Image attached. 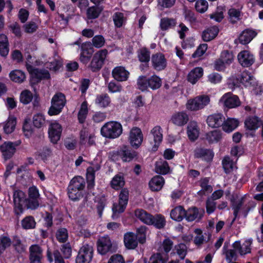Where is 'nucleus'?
Masks as SVG:
<instances>
[{"label": "nucleus", "mask_w": 263, "mask_h": 263, "mask_svg": "<svg viewBox=\"0 0 263 263\" xmlns=\"http://www.w3.org/2000/svg\"><path fill=\"white\" fill-rule=\"evenodd\" d=\"M121 124L117 121H109L105 123L101 129L102 136L106 138L114 139L118 138L122 133Z\"/></svg>", "instance_id": "nucleus-1"}, {"label": "nucleus", "mask_w": 263, "mask_h": 263, "mask_svg": "<svg viewBox=\"0 0 263 263\" xmlns=\"http://www.w3.org/2000/svg\"><path fill=\"white\" fill-rule=\"evenodd\" d=\"M146 239L144 231H130L126 233L124 235V243L128 249H135L138 242L143 243Z\"/></svg>", "instance_id": "nucleus-2"}, {"label": "nucleus", "mask_w": 263, "mask_h": 263, "mask_svg": "<svg viewBox=\"0 0 263 263\" xmlns=\"http://www.w3.org/2000/svg\"><path fill=\"white\" fill-rule=\"evenodd\" d=\"M161 80L156 75H153L149 78L145 76H140L137 80L138 89L141 91L147 90L148 88L155 90L161 86Z\"/></svg>", "instance_id": "nucleus-3"}, {"label": "nucleus", "mask_w": 263, "mask_h": 263, "mask_svg": "<svg viewBox=\"0 0 263 263\" xmlns=\"http://www.w3.org/2000/svg\"><path fill=\"white\" fill-rule=\"evenodd\" d=\"M245 197L243 196L237 201H232V208L234 211V218L231 222V224L235 220V218L238 216V213L241 210V212L244 217H247L248 213L250 210L254 208L256 206V203L254 201L251 200L246 204L242 208V205L244 203V199Z\"/></svg>", "instance_id": "nucleus-4"}, {"label": "nucleus", "mask_w": 263, "mask_h": 263, "mask_svg": "<svg viewBox=\"0 0 263 263\" xmlns=\"http://www.w3.org/2000/svg\"><path fill=\"white\" fill-rule=\"evenodd\" d=\"M17 210L21 213L23 212V206L24 205L27 209L35 210L37 209L40 205L39 199L26 198L25 194L22 191L17 190Z\"/></svg>", "instance_id": "nucleus-5"}, {"label": "nucleus", "mask_w": 263, "mask_h": 263, "mask_svg": "<svg viewBox=\"0 0 263 263\" xmlns=\"http://www.w3.org/2000/svg\"><path fill=\"white\" fill-rule=\"evenodd\" d=\"M66 102L65 96L62 92L55 93L51 101L48 114L50 116L59 115L62 110Z\"/></svg>", "instance_id": "nucleus-6"}, {"label": "nucleus", "mask_w": 263, "mask_h": 263, "mask_svg": "<svg viewBox=\"0 0 263 263\" xmlns=\"http://www.w3.org/2000/svg\"><path fill=\"white\" fill-rule=\"evenodd\" d=\"M210 102V97L208 95H199L193 99H190L186 103V108L191 111H196L203 108Z\"/></svg>", "instance_id": "nucleus-7"}, {"label": "nucleus", "mask_w": 263, "mask_h": 263, "mask_svg": "<svg viewBox=\"0 0 263 263\" xmlns=\"http://www.w3.org/2000/svg\"><path fill=\"white\" fill-rule=\"evenodd\" d=\"M137 156V153L126 145H123L117 151L112 152L113 159L118 160L120 158L124 162H130Z\"/></svg>", "instance_id": "nucleus-8"}, {"label": "nucleus", "mask_w": 263, "mask_h": 263, "mask_svg": "<svg viewBox=\"0 0 263 263\" xmlns=\"http://www.w3.org/2000/svg\"><path fill=\"white\" fill-rule=\"evenodd\" d=\"M108 54L107 49H101L97 51L93 56L88 66L92 72L99 71L104 64L105 60Z\"/></svg>", "instance_id": "nucleus-9"}, {"label": "nucleus", "mask_w": 263, "mask_h": 263, "mask_svg": "<svg viewBox=\"0 0 263 263\" xmlns=\"http://www.w3.org/2000/svg\"><path fill=\"white\" fill-rule=\"evenodd\" d=\"M93 249L88 244L83 245L80 249L76 258V263H90L93 257Z\"/></svg>", "instance_id": "nucleus-10"}, {"label": "nucleus", "mask_w": 263, "mask_h": 263, "mask_svg": "<svg viewBox=\"0 0 263 263\" xmlns=\"http://www.w3.org/2000/svg\"><path fill=\"white\" fill-rule=\"evenodd\" d=\"M152 67L156 71L164 70L167 65V61L165 55L161 52H157L151 57Z\"/></svg>", "instance_id": "nucleus-11"}, {"label": "nucleus", "mask_w": 263, "mask_h": 263, "mask_svg": "<svg viewBox=\"0 0 263 263\" xmlns=\"http://www.w3.org/2000/svg\"><path fill=\"white\" fill-rule=\"evenodd\" d=\"M117 250V247L111 242L108 236L102 237L98 240V251L104 255L107 253H113Z\"/></svg>", "instance_id": "nucleus-12"}, {"label": "nucleus", "mask_w": 263, "mask_h": 263, "mask_svg": "<svg viewBox=\"0 0 263 263\" xmlns=\"http://www.w3.org/2000/svg\"><path fill=\"white\" fill-rule=\"evenodd\" d=\"M236 81H239L246 87L254 89L258 85L256 79L248 71L245 70L237 76Z\"/></svg>", "instance_id": "nucleus-13"}, {"label": "nucleus", "mask_w": 263, "mask_h": 263, "mask_svg": "<svg viewBox=\"0 0 263 263\" xmlns=\"http://www.w3.org/2000/svg\"><path fill=\"white\" fill-rule=\"evenodd\" d=\"M143 136L141 129L137 127H133L129 132L128 140L131 146L138 148L141 145Z\"/></svg>", "instance_id": "nucleus-14"}, {"label": "nucleus", "mask_w": 263, "mask_h": 263, "mask_svg": "<svg viewBox=\"0 0 263 263\" xmlns=\"http://www.w3.org/2000/svg\"><path fill=\"white\" fill-rule=\"evenodd\" d=\"M220 102L228 108H236L239 106L241 104V102L238 97L231 92H228L223 95L220 99Z\"/></svg>", "instance_id": "nucleus-15"}, {"label": "nucleus", "mask_w": 263, "mask_h": 263, "mask_svg": "<svg viewBox=\"0 0 263 263\" xmlns=\"http://www.w3.org/2000/svg\"><path fill=\"white\" fill-rule=\"evenodd\" d=\"M204 213L203 209L192 206L185 211V219L189 222L199 221L202 218Z\"/></svg>", "instance_id": "nucleus-16"}, {"label": "nucleus", "mask_w": 263, "mask_h": 263, "mask_svg": "<svg viewBox=\"0 0 263 263\" xmlns=\"http://www.w3.org/2000/svg\"><path fill=\"white\" fill-rule=\"evenodd\" d=\"M138 60L142 63L140 66L141 70L148 68V63L151 59V51L146 47H142L137 51Z\"/></svg>", "instance_id": "nucleus-17"}, {"label": "nucleus", "mask_w": 263, "mask_h": 263, "mask_svg": "<svg viewBox=\"0 0 263 263\" xmlns=\"http://www.w3.org/2000/svg\"><path fill=\"white\" fill-rule=\"evenodd\" d=\"M81 53L80 61L83 64H86L89 61L93 52L91 44L90 42H85L81 45Z\"/></svg>", "instance_id": "nucleus-18"}, {"label": "nucleus", "mask_w": 263, "mask_h": 263, "mask_svg": "<svg viewBox=\"0 0 263 263\" xmlns=\"http://www.w3.org/2000/svg\"><path fill=\"white\" fill-rule=\"evenodd\" d=\"M29 260L30 263H42L43 258V250L38 245H33L30 247Z\"/></svg>", "instance_id": "nucleus-19"}, {"label": "nucleus", "mask_w": 263, "mask_h": 263, "mask_svg": "<svg viewBox=\"0 0 263 263\" xmlns=\"http://www.w3.org/2000/svg\"><path fill=\"white\" fill-rule=\"evenodd\" d=\"M237 59L240 64L245 67L251 66L255 61L253 55L247 50L239 52L237 55Z\"/></svg>", "instance_id": "nucleus-20"}, {"label": "nucleus", "mask_w": 263, "mask_h": 263, "mask_svg": "<svg viewBox=\"0 0 263 263\" xmlns=\"http://www.w3.org/2000/svg\"><path fill=\"white\" fill-rule=\"evenodd\" d=\"M62 130L61 125L57 122H55L50 125L48 134L49 137L52 143H57L60 140Z\"/></svg>", "instance_id": "nucleus-21"}, {"label": "nucleus", "mask_w": 263, "mask_h": 263, "mask_svg": "<svg viewBox=\"0 0 263 263\" xmlns=\"http://www.w3.org/2000/svg\"><path fill=\"white\" fill-rule=\"evenodd\" d=\"M224 120L225 118L222 114H213L207 117L206 123L212 128H218L222 126Z\"/></svg>", "instance_id": "nucleus-22"}, {"label": "nucleus", "mask_w": 263, "mask_h": 263, "mask_svg": "<svg viewBox=\"0 0 263 263\" xmlns=\"http://www.w3.org/2000/svg\"><path fill=\"white\" fill-rule=\"evenodd\" d=\"M15 149L14 144L10 141L5 142L0 145V151L5 160L10 159L15 152Z\"/></svg>", "instance_id": "nucleus-23"}, {"label": "nucleus", "mask_w": 263, "mask_h": 263, "mask_svg": "<svg viewBox=\"0 0 263 263\" xmlns=\"http://www.w3.org/2000/svg\"><path fill=\"white\" fill-rule=\"evenodd\" d=\"M111 74L116 81L123 82L128 79L129 72L123 66H117L112 69Z\"/></svg>", "instance_id": "nucleus-24"}, {"label": "nucleus", "mask_w": 263, "mask_h": 263, "mask_svg": "<svg viewBox=\"0 0 263 263\" xmlns=\"http://www.w3.org/2000/svg\"><path fill=\"white\" fill-rule=\"evenodd\" d=\"M33 80L38 82L42 80L48 79L50 77V73L47 70L33 68L30 71Z\"/></svg>", "instance_id": "nucleus-25"}, {"label": "nucleus", "mask_w": 263, "mask_h": 263, "mask_svg": "<svg viewBox=\"0 0 263 263\" xmlns=\"http://www.w3.org/2000/svg\"><path fill=\"white\" fill-rule=\"evenodd\" d=\"M189 116L183 111L178 112L174 114L171 118V121L175 125L182 126L189 121Z\"/></svg>", "instance_id": "nucleus-26"}, {"label": "nucleus", "mask_w": 263, "mask_h": 263, "mask_svg": "<svg viewBox=\"0 0 263 263\" xmlns=\"http://www.w3.org/2000/svg\"><path fill=\"white\" fill-rule=\"evenodd\" d=\"M187 134L189 139L192 141H195L199 137V128L197 123L191 121L187 127Z\"/></svg>", "instance_id": "nucleus-27"}, {"label": "nucleus", "mask_w": 263, "mask_h": 263, "mask_svg": "<svg viewBox=\"0 0 263 263\" xmlns=\"http://www.w3.org/2000/svg\"><path fill=\"white\" fill-rule=\"evenodd\" d=\"M194 156L195 158H201L205 161H209L212 160L214 153L210 149L197 148L195 150Z\"/></svg>", "instance_id": "nucleus-28"}, {"label": "nucleus", "mask_w": 263, "mask_h": 263, "mask_svg": "<svg viewBox=\"0 0 263 263\" xmlns=\"http://www.w3.org/2000/svg\"><path fill=\"white\" fill-rule=\"evenodd\" d=\"M257 35L255 31L247 29L243 30L239 36V42L243 45L250 43L252 39Z\"/></svg>", "instance_id": "nucleus-29"}, {"label": "nucleus", "mask_w": 263, "mask_h": 263, "mask_svg": "<svg viewBox=\"0 0 263 263\" xmlns=\"http://www.w3.org/2000/svg\"><path fill=\"white\" fill-rule=\"evenodd\" d=\"M164 184V179L160 175H157L152 178L149 182V186L152 191H159Z\"/></svg>", "instance_id": "nucleus-30"}, {"label": "nucleus", "mask_w": 263, "mask_h": 263, "mask_svg": "<svg viewBox=\"0 0 263 263\" xmlns=\"http://www.w3.org/2000/svg\"><path fill=\"white\" fill-rule=\"evenodd\" d=\"M262 120L256 116H250L245 122V127L250 130H255L261 124Z\"/></svg>", "instance_id": "nucleus-31"}, {"label": "nucleus", "mask_w": 263, "mask_h": 263, "mask_svg": "<svg viewBox=\"0 0 263 263\" xmlns=\"http://www.w3.org/2000/svg\"><path fill=\"white\" fill-rule=\"evenodd\" d=\"M242 6H240L238 8H231L228 11L229 19L232 24H235L238 21L241 20L242 16L241 10Z\"/></svg>", "instance_id": "nucleus-32"}, {"label": "nucleus", "mask_w": 263, "mask_h": 263, "mask_svg": "<svg viewBox=\"0 0 263 263\" xmlns=\"http://www.w3.org/2000/svg\"><path fill=\"white\" fill-rule=\"evenodd\" d=\"M95 104L100 108H106L110 105L111 99L106 93L98 95L95 99Z\"/></svg>", "instance_id": "nucleus-33"}, {"label": "nucleus", "mask_w": 263, "mask_h": 263, "mask_svg": "<svg viewBox=\"0 0 263 263\" xmlns=\"http://www.w3.org/2000/svg\"><path fill=\"white\" fill-rule=\"evenodd\" d=\"M219 29L216 26H212L205 29L202 34V38L204 42L213 40L218 34Z\"/></svg>", "instance_id": "nucleus-34"}, {"label": "nucleus", "mask_w": 263, "mask_h": 263, "mask_svg": "<svg viewBox=\"0 0 263 263\" xmlns=\"http://www.w3.org/2000/svg\"><path fill=\"white\" fill-rule=\"evenodd\" d=\"M125 185V179L121 173L116 175L110 182V185L115 190H119Z\"/></svg>", "instance_id": "nucleus-35"}, {"label": "nucleus", "mask_w": 263, "mask_h": 263, "mask_svg": "<svg viewBox=\"0 0 263 263\" xmlns=\"http://www.w3.org/2000/svg\"><path fill=\"white\" fill-rule=\"evenodd\" d=\"M135 215L143 223L148 226L151 223L153 215L148 213L146 211L141 209H137L135 211Z\"/></svg>", "instance_id": "nucleus-36"}, {"label": "nucleus", "mask_w": 263, "mask_h": 263, "mask_svg": "<svg viewBox=\"0 0 263 263\" xmlns=\"http://www.w3.org/2000/svg\"><path fill=\"white\" fill-rule=\"evenodd\" d=\"M203 70L201 67H196L192 70L187 76V80L193 84H195L202 76Z\"/></svg>", "instance_id": "nucleus-37"}, {"label": "nucleus", "mask_w": 263, "mask_h": 263, "mask_svg": "<svg viewBox=\"0 0 263 263\" xmlns=\"http://www.w3.org/2000/svg\"><path fill=\"white\" fill-rule=\"evenodd\" d=\"M166 224L164 216L161 214L153 215L151 219V223L149 226H153L157 229H163Z\"/></svg>", "instance_id": "nucleus-38"}, {"label": "nucleus", "mask_w": 263, "mask_h": 263, "mask_svg": "<svg viewBox=\"0 0 263 263\" xmlns=\"http://www.w3.org/2000/svg\"><path fill=\"white\" fill-rule=\"evenodd\" d=\"M100 169V166H96V167L89 166L87 168L86 179L87 181V187L91 189L95 185V173Z\"/></svg>", "instance_id": "nucleus-39"}, {"label": "nucleus", "mask_w": 263, "mask_h": 263, "mask_svg": "<svg viewBox=\"0 0 263 263\" xmlns=\"http://www.w3.org/2000/svg\"><path fill=\"white\" fill-rule=\"evenodd\" d=\"M170 216L172 219L180 221L185 218V210L182 206H176L171 211Z\"/></svg>", "instance_id": "nucleus-40"}, {"label": "nucleus", "mask_w": 263, "mask_h": 263, "mask_svg": "<svg viewBox=\"0 0 263 263\" xmlns=\"http://www.w3.org/2000/svg\"><path fill=\"white\" fill-rule=\"evenodd\" d=\"M205 139L210 144L217 143L222 139V133L219 130H214L205 134Z\"/></svg>", "instance_id": "nucleus-41"}, {"label": "nucleus", "mask_w": 263, "mask_h": 263, "mask_svg": "<svg viewBox=\"0 0 263 263\" xmlns=\"http://www.w3.org/2000/svg\"><path fill=\"white\" fill-rule=\"evenodd\" d=\"M85 179L82 177L78 176L73 177L70 180L68 185L83 192L85 187Z\"/></svg>", "instance_id": "nucleus-42"}, {"label": "nucleus", "mask_w": 263, "mask_h": 263, "mask_svg": "<svg viewBox=\"0 0 263 263\" xmlns=\"http://www.w3.org/2000/svg\"><path fill=\"white\" fill-rule=\"evenodd\" d=\"M239 124L237 120L233 118H229L227 120H224L222 124L223 130L227 133H230L234 130Z\"/></svg>", "instance_id": "nucleus-43"}, {"label": "nucleus", "mask_w": 263, "mask_h": 263, "mask_svg": "<svg viewBox=\"0 0 263 263\" xmlns=\"http://www.w3.org/2000/svg\"><path fill=\"white\" fill-rule=\"evenodd\" d=\"M156 172L161 175H166L170 173V167L167 161L160 160L156 162L155 166Z\"/></svg>", "instance_id": "nucleus-44"}, {"label": "nucleus", "mask_w": 263, "mask_h": 263, "mask_svg": "<svg viewBox=\"0 0 263 263\" xmlns=\"http://www.w3.org/2000/svg\"><path fill=\"white\" fill-rule=\"evenodd\" d=\"M16 124V117L14 115H10L4 126L5 133L7 134L12 133L15 129Z\"/></svg>", "instance_id": "nucleus-45"}, {"label": "nucleus", "mask_w": 263, "mask_h": 263, "mask_svg": "<svg viewBox=\"0 0 263 263\" xmlns=\"http://www.w3.org/2000/svg\"><path fill=\"white\" fill-rule=\"evenodd\" d=\"M162 132L161 127L158 125L155 126L151 130V134L153 136L155 145L159 144L162 141L163 138Z\"/></svg>", "instance_id": "nucleus-46"}, {"label": "nucleus", "mask_w": 263, "mask_h": 263, "mask_svg": "<svg viewBox=\"0 0 263 263\" xmlns=\"http://www.w3.org/2000/svg\"><path fill=\"white\" fill-rule=\"evenodd\" d=\"M82 193L83 192L79 190H77L69 185L68 186L67 194L69 199L72 201L79 200L83 196Z\"/></svg>", "instance_id": "nucleus-47"}, {"label": "nucleus", "mask_w": 263, "mask_h": 263, "mask_svg": "<svg viewBox=\"0 0 263 263\" xmlns=\"http://www.w3.org/2000/svg\"><path fill=\"white\" fill-rule=\"evenodd\" d=\"M32 122L34 126L41 128L45 125L46 120L45 116L42 113H37L33 115Z\"/></svg>", "instance_id": "nucleus-48"}, {"label": "nucleus", "mask_w": 263, "mask_h": 263, "mask_svg": "<svg viewBox=\"0 0 263 263\" xmlns=\"http://www.w3.org/2000/svg\"><path fill=\"white\" fill-rule=\"evenodd\" d=\"M96 208L97 213L100 217H101L104 208L107 204V199L104 195H102L98 198L97 201Z\"/></svg>", "instance_id": "nucleus-49"}, {"label": "nucleus", "mask_w": 263, "mask_h": 263, "mask_svg": "<svg viewBox=\"0 0 263 263\" xmlns=\"http://www.w3.org/2000/svg\"><path fill=\"white\" fill-rule=\"evenodd\" d=\"M222 164L223 168L226 174L232 172L235 167V163L229 156L224 157L222 161Z\"/></svg>", "instance_id": "nucleus-50"}, {"label": "nucleus", "mask_w": 263, "mask_h": 263, "mask_svg": "<svg viewBox=\"0 0 263 263\" xmlns=\"http://www.w3.org/2000/svg\"><path fill=\"white\" fill-rule=\"evenodd\" d=\"M22 226L24 229H32L35 228L36 222L34 218L32 216H28L25 217L21 222Z\"/></svg>", "instance_id": "nucleus-51"}, {"label": "nucleus", "mask_w": 263, "mask_h": 263, "mask_svg": "<svg viewBox=\"0 0 263 263\" xmlns=\"http://www.w3.org/2000/svg\"><path fill=\"white\" fill-rule=\"evenodd\" d=\"M176 24V20L174 18L164 17L162 18L160 21V27L163 30L171 28L174 27Z\"/></svg>", "instance_id": "nucleus-52"}, {"label": "nucleus", "mask_w": 263, "mask_h": 263, "mask_svg": "<svg viewBox=\"0 0 263 263\" xmlns=\"http://www.w3.org/2000/svg\"><path fill=\"white\" fill-rule=\"evenodd\" d=\"M88 114L87 103L86 101L83 102L81 106L80 109L78 112V119L81 123H83Z\"/></svg>", "instance_id": "nucleus-53"}, {"label": "nucleus", "mask_w": 263, "mask_h": 263, "mask_svg": "<svg viewBox=\"0 0 263 263\" xmlns=\"http://www.w3.org/2000/svg\"><path fill=\"white\" fill-rule=\"evenodd\" d=\"M91 42V47L100 48L105 45V40L103 35H97L92 37Z\"/></svg>", "instance_id": "nucleus-54"}, {"label": "nucleus", "mask_w": 263, "mask_h": 263, "mask_svg": "<svg viewBox=\"0 0 263 263\" xmlns=\"http://www.w3.org/2000/svg\"><path fill=\"white\" fill-rule=\"evenodd\" d=\"M112 18L115 25L117 28L121 27L125 21L124 14L121 12H116L114 14Z\"/></svg>", "instance_id": "nucleus-55"}, {"label": "nucleus", "mask_w": 263, "mask_h": 263, "mask_svg": "<svg viewBox=\"0 0 263 263\" xmlns=\"http://www.w3.org/2000/svg\"><path fill=\"white\" fill-rule=\"evenodd\" d=\"M33 96L32 92L28 90H25L20 95V102L24 104H28L32 100Z\"/></svg>", "instance_id": "nucleus-56"}, {"label": "nucleus", "mask_w": 263, "mask_h": 263, "mask_svg": "<svg viewBox=\"0 0 263 263\" xmlns=\"http://www.w3.org/2000/svg\"><path fill=\"white\" fill-rule=\"evenodd\" d=\"M220 58L223 60L226 64L230 65L234 60V55L232 51L229 50L223 51L220 54Z\"/></svg>", "instance_id": "nucleus-57"}, {"label": "nucleus", "mask_w": 263, "mask_h": 263, "mask_svg": "<svg viewBox=\"0 0 263 263\" xmlns=\"http://www.w3.org/2000/svg\"><path fill=\"white\" fill-rule=\"evenodd\" d=\"M209 178L205 177L200 179L199 183L201 189L206 191L207 193H210L213 191L212 186L209 184Z\"/></svg>", "instance_id": "nucleus-58"}, {"label": "nucleus", "mask_w": 263, "mask_h": 263, "mask_svg": "<svg viewBox=\"0 0 263 263\" xmlns=\"http://www.w3.org/2000/svg\"><path fill=\"white\" fill-rule=\"evenodd\" d=\"M129 191L126 188L121 190L119 194V202L121 204L127 205L128 201Z\"/></svg>", "instance_id": "nucleus-59"}, {"label": "nucleus", "mask_w": 263, "mask_h": 263, "mask_svg": "<svg viewBox=\"0 0 263 263\" xmlns=\"http://www.w3.org/2000/svg\"><path fill=\"white\" fill-rule=\"evenodd\" d=\"M101 12V10L96 6L89 7L87 10V16L90 19L97 18Z\"/></svg>", "instance_id": "nucleus-60"}, {"label": "nucleus", "mask_w": 263, "mask_h": 263, "mask_svg": "<svg viewBox=\"0 0 263 263\" xmlns=\"http://www.w3.org/2000/svg\"><path fill=\"white\" fill-rule=\"evenodd\" d=\"M23 28L26 33H33L37 30L38 26L35 22L30 21L25 24Z\"/></svg>", "instance_id": "nucleus-61"}, {"label": "nucleus", "mask_w": 263, "mask_h": 263, "mask_svg": "<svg viewBox=\"0 0 263 263\" xmlns=\"http://www.w3.org/2000/svg\"><path fill=\"white\" fill-rule=\"evenodd\" d=\"M208 8V3L205 0H198L195 4L196 10L200 13L204 12Z\"/></svg>", "instance_id": "nucleus-62"}, {"label": "nucleus", "mask_w": 263, "mask_h": 263, "mask_svg": "<svg viewBox=\"0 0 263 263\" xmlns=\"http://www.w3.org/2000/svg\"><path fill=\"white\" fill-rule=\"evenodd\" d=\"M11 240L6 236L0 237V255L11 245Z\"/></svg>", "instance_id": "nucleus-63"}, {"label": "nucleus", "mask_w": 263, "mask_h": 263, "mask_svg": "<svg viewBox=\"0 0 263 263\" xmlns=\"http://www.w3.org/2000/svg\"><path fill=\"white\" fill-rule=\"evenodd\" d=\"M166 260L162 254L158 253L151 257L148 263H165Z\"/></svg>", "instance_id": "nucleus-64"}]
</instances>
